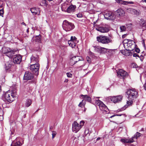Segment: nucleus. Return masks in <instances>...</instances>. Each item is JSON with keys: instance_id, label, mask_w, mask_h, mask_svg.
<instances>
[{"instance_id": "obj_14", "label": "nucleus", "mask_w": 146, "mask_h": 146, "mask_svg": "<svg viewBox=\"0 0 146 146\" xmlns=\"http://www.w3.org/2000/svg\"><path fill=\"white\" fill-rule=\"evenodd\" d=\"M114 14L115 16V17H117L120 18L124 16L125 12L123 9H119L114 12Z\"/></svg>"}, {"instance_id": "obj_42", "label": "nucleus", "mask_w": 146, "mask_h": 146, "mask_svg": "<svg viewBox=\"0 0 146 146\" xmlns=\"http://www.w3.org/2000/svg\"><path fill=\"white\" fill-rule=\"evenodd\" d=\"M86 60L89 63H90L91 62V59L88 56L86 57Z\"/></svg>"}, {"instance_id": "obj_32", "label": "nucleus", "mask_w": 146, "mask_h": 146, "mask_svg": "<svg viewBox=\"0 0 146 146\" xmlns=\"http://www.w3.org/2000/svg\"><path fill=\"white\" fill-rule=\"evenodd\" d=\"M129 100L127 101V104L125 106V108H127V106H130L132 104V103L133 102V100H129Z\"/></svg>"}, {"instance_id": "obj_22", "label": "nucleus", "mask_w": 146, "mask_h": 146, "mask_svg": "<svg viewBox=\"0 0 146 146\" xmlns=\"http://www.w3.org/2000/svg\"><path fill=\"white\" fill-rule=\"evenodd\" d=\"M16 141H17L16 142H14L11 145V146H20L23 143V141L21 142L20 141L21 139L19 138H17L16 139Z\"/></svg>"}, {"instance_id": "obj_38", "label": "nucleus", "mask_w": 146, "mask_h": 146, "mask_svg": "<svg viewBox=\"0 0 146 146\" xmlns=\"http://www.w3.org/2000/svg\"><path fill=\"white\" fill-rule=\"evenodd\" d=\"M120 28L121 31H124L126 30V27L124 26H120Z\"/></svg>"}, {"instance_id": "obj_50", "label": "nucleus", "mask_w": 146, "mask_h": 146, "mask_svg": "<svg viewBox=\"0 0 146 146\" xmlns=\"http://www.w3.org/2000/svg\"><path fill=\"white\" fill-rule=\"evenodd\" d=\"M144 88L145 89V90H146V84H145L144 85Z\"/></svg>"}, {"instance_id": "obj_31", "label": "nucleus", "mask_w": 146, "mask_h": 146, "mask_svg": "<svg viewBox=\"0 0 146 146\" xmlns=\"http://www.w3.org/2000/svg\"><path fill=\"white\" fill-rule=\"evenodd\" d=\"M32 103V101L31 99H27L26 102L25 106L27 107L29 106Z\"/></svg>"}, {"instance_id": "obj_21", "label": "nucleus", "mask_w": 146, "mask_h": 146, "mask_svg": "<svg viewBox=\"0 0 146 146\" xmlns=\"http://www.w3.org/2000/svg\"><path fill=\"white\" fill-rule=\"evenodd\" d=\"M76 6L75 5H72L69 6L67 9V12L68 13H72L75 11Z\"/></svg>"}, {"instance_id": "obj_52", "label": "nucleus", "mask_w": 146, "mask_h": 146, "mask_svg": "<svg viewBox=\"0 0 146 146\" xmlns=\"http://www.w3.org/2000/svg\"><path fill=\"white\" fill-rule=\"evenodd\" d=\"M21 24L23 25H26V24L24 22H23Z\"/></svg>"}, {"instance_id": "obj_27", "label": "nucleus", "mask_w": 146, "mask_h": 146, "mask_svg": "<svg viewBox=\"0 0 146 146\" xmlns=\"http://www.w3.org/2000/svg\"><path fill=\"white\" fill-rule=\"evenodd\" d=\"M68 7V4L67 3H64L62 4L61 6L62 10L63 11L66 12Z\"/></svg>"}, {"instance_id": "obj_24", "label": "nucleus", "mask_w": 146, "mask_h": 146, "mask_svg": "<svg viewBox=\"0 0 146 146\" xmlns=\"http://www.w3.org/2000/svg\"><path fill=\"white\" fill-rule=\"evenodd\" d=\"M16 52V51L12 50L10 51H8L6 52L5 54H6V55L7 56L10 58H11L12 57H13V56L15 54V52Z\"/></svg>"}, {"instance_id": "obj_51", "label": "nucleus", "mask_w": 146, "mask_h": 146, "mask_svg": "<svg viewBox=\"0 0 146 146\" xmlns=\"http://www.w3.org/2000/svg\"><path fill=\"white\" fill-rule=\"evenodd\" d=\"M125 36H126V35L125 34L122 35V37L123 38H124Z\"/></svg>"}, {"instance_id": "obj_35", "label": "nucleus", "mask_w": 146, "mask_h": 146, "mask_svg": "<svg viewBox=\"0 0 146 146\" xmlns=\"http://www.w3.org/2000/svg\"><path fill=\"white\" fill-rule=\"evenodd\" d=\"M70 40H71L72 41H74V42H75L76 43L78 42L76 40V38L75 36H71Z\"/></svg>"}, {"instance_id": "obj_60", "label": "nucleus", "mask_w": 146, "mask_h": 146, "mask_svg": "<svg viewBox=\"0 0 146 146\" xmlns=\"http://www.w3.org/2000/svg\"><path fill=\"white\" fill-rule=\"evenodd\" d=\"M135 64L133 63V64Z\"/></svg>"}, {"instance_id": "obj_18", "label": "nucleus", "mask_w": 146, "mask_h": 146, "mask_svg": "<svg viewBox=\"0 0 146 146\" xmlns=\"http://www.w3.org/2000/svg\"><path fill=\"white\" fill-rule=\"evenodd\" d=\"M127 10L128 12L136 16H138L140 14V12L139 11H137L132 8H128L127 9Z\"/></svg>"}, {"instance_id": "obj_8", "label": "nucleus", "mask_w": 146, "mask_h": 146, "mask_svg": "<svg viewBox=\"0 0 146 146\" xmlns=\"http://www.w3.org/2000/svg\"><path fill=\"white\" fill-rule=\"evenodd\" d=\"M63 27L66 31H69L74 28V25L71 23L65 20L63 23Z\"/></svg>"}, {"instance_id": "obj_1", "label": "nucleus", "mask_w": 146, "mask_h": 146, "mask_svg": "<svg viewBox=\"0 0 146 146\" xmlns=\"http://www.w3.org/2000/svg\"><path fill=\"white\" fill-rule=\"evenodd\" d=\"M79 61H80L79 62V64L80 66L77 67L76 69L78 70H80L82 69L84 70L87 69L88 67V65L86 64L85 61L83 60L81 57H72L70 60V64L72 66Z\"/></svg>"}, {"instance_id": "obj_28", "label": "nucleus", "mask_w": 146, "mask_h": 146, "mask_svg": "<svg viewBox=\"0 0 146 146\" xmlns=\"http://www.w3.org/2000/svg\"><path fill=\"white\" fill-rule=\"evenodd\" d=\"M81 96L82 97H83V100H84L86 101H87L88 102H91V99L90 96L87 95H82Z\"/></svg>"}, {"instance_id": "obj_40", "label": "nucleus", "mask_w": 146, "mask_h": 146, "mask_svg": "<svg viewBox=\"0 0 146 146\" xmlns=\"http://www.w3.org/2000/svg\"><path fill=\"white\" fill-rule=\"evenodd\" d=\"M52 138H54L57 134V133L54 131H53L52 132Z\"/></svg>"}, {"instance_id": "obj_5", "label": "nucleus", "mask_w": 146, "mask_h": 146, "mask_svg": "<svg viewBox=\"0 0 146 146\" xmlns=\"http://www.w3.org/2000/svg\"><path fill=\"white\" fill-rule=\"evenodd\" d=\"M95 105L99 107L100 110L104 113H108L109 112L108 109L102 102L99 100H95Z\"/></svg>"}, {"instance_id": "obj_16", "label": "nucleus", "mask_w": 146, "mask_h": 146, "mask_svg": "<svg viewBox=\"0 0 146 146\" xmlns=\"http://www.w3.org/2000/svg\"><path fill=\"white\" fill-rule=\"evenodd\" d=\"M123 96L122 95H119L111 97L110 98L111 100L114 103H116L121 101Z\"/></svg>"}, {"instance_id": "obj_48", "label": "nucleus", "mask_w": 146, "mask_h": 146, "mask_svg": "<svg viewBox=\"0 0 146 146\" xmlns=\"http://www.w3.org/2000/svg\"><path fill=\"white\" fill-rule=\"evenodd\" d=\"M46 0H42V2L44 4H46Z\"/></svg>"}, {"instance_id": "obj_4", "label": "nucleus", "mask_w": 146, "mask_h": 146, "mask_svg": "<svg viewBox=\"0 0 146 146\" xmlns=\"http://www.w3.org/2000/svg\"><path fill=\"white\" fill-rule=\"evenodd\" d=\"M96 39L99 42L103 44H107L112 42L111 37L106 36L100 35L96 37Z\"/></svg>"}, {"instance_id": "obj_36", "label": "nucleus", "mask_w": 146, "mask_h": 146, "mask_svg": "<svg viewBox=\"0 0 146 146\" xmlns=\"http://www.w3.org/2000/svg\"><path fill=\"white\" fill-rule=\"evenodd\" d=\"M121 115L123 116L124 117H125L126 116V115L125 114H114L113 115L111 116L110 117V118H112L115 116H121Z\"/></svg>"}, {"instance_id": "obj_20", "label": "nucleus", "mask_w": 146, "mask_h": 146, "mask_svg": "<svg viewBox=\"0 0 146 146\" xmlns=\"http://www.w3.org/2000/svg\"><path fill=\"white\" fill-rule=\"evenodd\" d=\"M30 11L33 15H40V10L38 8L34 7L31 8Z\"/></svg>"}, {"instance_id": "obj_13", "label": "nucleus", "mask_w": 146, "mask_h": 146, "mask_svg": "<svg viewBox=\"0 0 146 146\" xmlns=\"http://www.w3.org/2000/svg\"><path fill=\"white\" fill-rule=\"evenodd\" d=\"M94 49L96 52L100 54H104L107 51V49L100 46H94Z\"/></svg>"}, {"instance_id": "obj_37", "label": "nucleus", "mask_w": 146, "mask_h": 146, "mask_svg": "<svg viewBox=\"0 0 146 146\" xmlns=\"http://www.w3.org/2000/svg\"><path fill=\"white\" fill-rule=\"evenodd\" d=\"M83 101L84 100H83L82 102L80 103L78 105V106L79 107H82L84 106L85 104V102H83Z\"/></svg>"}, {"instance_id": "obj_17", "label": "nucleus", "mask_w": 146, "mask_h": 146, "mask_svg": "<svg viewBox=\"0 0 146 146\" xmlns=\"http://www.w3.org/2000/svg\"><path fill=\"white\" fill-rule=\"evenodd\" d=\"M22 57L19 55H16L13 56V62L14 63L17 64H19L21 61Z\"/></svg>"}, {"instance_id": "obj_57", "label": "nucleus", "mask_w": 146, "mask_h": 146, "mask_svg": "<svg viewBox=\"0 0 146 146\" xmlns=\"http://www.w3.org/2000/svg\"><path fill=\"white\" fill-rule=\"evenodd\" d=\"M99 98V97H95V98H94V99H95L96 98H97V99H98V98Z\"/></svg>"}, {"instance_id": "obj_3", "label": "nucleus", "mask_w": 146, "mask_h": 146, "mask_svg": "<svg viewBox=\"0 0 146 146\" xmlns=\"http://www.w3.org/2000/svg\"><path fill=\"white\" fill-rule=\"evenodd\" d=\"M16 94V91L14 90L8 91L5 93L4 97L8 102H11L14 100Z\"/></svg>"}, {"instance_id": "obj_29", "label": "nucleus", "mask_w": 146, "mask_h": 146, "mask_svg": "<svg viewBox=\"0 0 146 146\" xmlns=\"http://www.w3.org/2000/svg\"><path fill=\"white\" fill-rule=\"evenodd\" d=\"M68 43L69 46L73 48L75 47L76 43L74 42V41H72L71 40H68Z\"/></svg>"}, {"instance_id": "obj_23", "label": "nucleus", "mask_w": 146, "mask_h": 146, "mask_svg": "<svg viewBox=\"0 0 146 146\" xmlns=\"http://www.w3.org/2000/svg\"><path fill=\"white\" fill-rule=\"evenodd\" d=\"M116 1L117 3L123 5H128L129 4H133V2L132 1H126L121 0H116Z\"/></svg>"}, {"instance_id": "obj_54", "label": "nucleus", "mask_w": 146, "mask_h": 146, "mask_svg": "<svg viewBox=\"0 0 146 146\" xmlns=\"http://www.w3.org/2000/svg\"><path fill=\"white\" fill-rule=\"evenodd\" d=\"M29 29H27V33H28L29 32Z\"/></svg>"}, {"instance_id": "obj_46", "label": "nucleus", "mask_w": 146, "mask_h": 146, "mask_svg": "<svg viewBox=\"0 0 146 146\" xmlns=\"http://www.w3.org/2000/svg\"><path fill=\"white\" fill-rule=\"evenodd\" d=\"M133 56L135 57H139V56L138 55V54L137 53H134L133 54Z\"/></svg>"}, {"instance_id": "obj_59", "label": "nucleus", "mask_w": 146, "mask_h": 146, "mask_svg": "<svg viewBox=\"0 0 146 146\" xmlns=\"http://www.w3.org/2000/svg\"><path fill=\"white\" fill-rule=\"evenodd\" d=\"M136 65H136V66H135V67H136Z\"/></svg>"}, {"instance_id": "obj_25", "label": "nucleus", "mask_w": 146, "mask_h": 146, "mask_svg": "<svg viewBox=\"0 0 146 146\" xmlns=\"http://www.w3.org/2000/svg\"><path fill=\"white\" fill-rule=\"evenodd\" d=\"M31 62L32 63H35L38 62V58L37 56H32L31 58Z\"/></svg>"}, {"instance_id": "obj_53", "label": "nucleus", "mask_w": 146, "mask_h": 146, "mask_svg": "<svg viewBox=\"0 0 146 146\" xmlns=\"http://www.w3.org/2000/svg\"><path fill=\"white\" fill-rule=\"evenodd\" d=\"M100 139V137H98V138H97V139H96V140L97 141H98V140H99Z\"/></svg>"}, {"instance_id": "obj_56", "label": "nucleus", "mask_w": 146, "mask_h": 146, "mask_svg": "<svg viewBox=\"0 0 146 146\" xmlns=\"http://www.w3.org/2000/svg\"><path fill=\"white\" fill-rule=\"evenodd\" d=\"M142 0L143 2H146V0Z\"/></svg>"}, {"instance_id": "obj_43", "label": "nucleus", "mask_w": 146, "mask_h": 146, "mask_svg": "<svg viewBox=\"0 0 146 146\" xmlns=\"http://www.w3.org/2000/svg\"><path fill=\"white\" fill-rule=\"evenodd\" d=\"M4 14L3 9H0V15L3 17V15Z\"/></svg>"}, {"instance_id": "obj_41", "label": "nucleus", "mask_w": 146, "mask_h": 146, "mask_svg": "<svg viewBox=\"0 0 146 146\" xmlns=\"http://www.w3.org/2000/svg\"><path fill=\"white\" fill-rule=\"evenodd\" d=\"M60 48L62 50H63L64 51H66V46H61Z\"/></svg>"}, {"instance_id": "obj_6", "label": "nucleus", "mask_w": 146, "mask_h": 146, "mask_svg": "<svg viewBox=\"0 0 146 146\" xmlns=\"http://www.w3.org/2000/svg\"><path fill=\"white\" fill-rule=\"evenodd\" d=\"M85 122L83 120L81 121L80 124L76 121L74 122L72 124V130L73 132L76 133L80 130L84 125Z\"/></svg>"}, {"instance_id": "obj_15", "label": "nucleus", "mask_w": 146, "mask_h": 146, "mask_svg": "<svg viewBox=\"0 0 146 146\" xmlns=\"http://www.w3.org/2000/svg\"><path fill=\"white\" fill-rule=\"evenodd\" d=\"M117 73L119 77H121L123 79L128 76V73L122 69L119 70Z\"/></svg>"}, {"instance_id": "obj_12", "label": "nucleus", "mask_w": 146, "mask_h": 146, "mask_svg": "<svg viewBox=\"0 0 146 146\" xmlns=\"http://www.w3.org/2000/svg\"><path fill=\"white\" fill-rule=\"evenodd\" d=\"M104 17L106 19L108 20H114L115 18L114 13H113L112 12L109 11L105 12Z\"/></svg>"}, {"instance_id": "obj_34", "label": "nucleus", "mask_w": 146, "mask_h": 146, "mask_svg": "<svg viewBox=\"0 0 146 146\" xmlns=\"http://www.w3.org/2000/svg\"><path fill=\"white\" fill-rule=\"evenodd\" d=\"M5 65L6 66V68L7 69H9L11 66V64L9 62H7L5 64Z\"/></svg>"}, {"instance_id": "obj_49", "label": "nucleus", "mask_w": 146, "mask_h": 146, "mask_svg": "<svg viewBox=\"0 0 146 146\" xmlns=\"http://www.w3.org/2000/svg\"><path fill=\"white\" fill-rule=\"evenodd\" d=\"M68 81V80L67 79H65V80L64 81V82H66V83H67Z\"/></svg>"}, {"instance_id": "obj_7", "label": "nucleus", "mask_w": 146, "mask_h": 146, "mask_svg": "<svg viewBox=\"0 0 146 146\" xmlns=\"http://www.w3.org/2000/svg\"><path fill=\"white\" fill-rule=\"evenodd\" d=\"M126 93L128 95V98L129 100H133L136 99L138 96L137 90L134 88L128 90Z\"/></svg>"}, {"instance_id": "obj_30", "label": "nucleus", "mask_w": 146, "mask_h": 146, "mask_svg": "<svg viewBox=\"0 0 146 146\" xmlns=\"http://www.w3.org/2000/svg\"><path fill=\"white\" fill-rule=\"evenodd\" d=\"M140 24L143 27L145 28L146 27V22H145L143 19H141L140 20Z\"/></svg>"}, {"instance_id": "obj_33", "label": "nucleus", "mask_w": 146, "mask_h": 146, "mask_svg": "<svg viewBox=\"0 0 146 146\" xmlns=\"http://www.w3.org/2000/svg\"><path fill=\"white\" fill-rule=\"evenodd\" d=\"M72 140H73V143L76 144L78 142V139L76 137H73L72 138Z\"/></svg>"}, {"instance_id": "obj_10", "label": "nucleus", "mask_w": 146, "mask_h": 146, "mask_svg": "<svg viewBox=\"0 0 146 146\" xmlns=\"http://www.w3.org/2000/svg\"><path fill=\"white\" fill-rule=\"evenodd\" d=\"M96 29L101 33H104L108 32L110 30L109 27L106 25H100L96 28Z\"/></svg>"}, {"instance_id": "obj_26", "label": "nucleus", "mask_w": 146, "mask_h": 146, "mask_svg": "<svg viewBox=\"0 0 146 146\" xmlns=\"http://www.w3.org/2000/svg\"><path fill=\"white\" fill-rule=\"evenodd\" d=\"M33 39L37 43H40L41 42V36L40 35L33 37Z\"/></svg>"}, {"instance_id": "obj_39", "label": "nucleus", "mask_w": 146, "mask_h": 146, "mask_svg": "<svg viewBox=\"0 0 146 146\" xmlns=\"http://www.w3.org/2000/svg\"><path fill=\"white\" fill-rule=\"evenodd\" d=\"M89 132H90V130L88 128H86L85 129V134L86 135H88V134H89Z\"/></svg>"}, {"instance_id": "obj_9", "label": "nucleus", "mask_w": 146, "mask_h": 146, "mask_svg": "<svg viewBox=\"0 0 146 146\" xmlns=\"http://www.w3.org/2000/svg\"><path fill=\"white\" fill-rule=\"evenodd\" d=\"M141 134L140 133L137 132L132 138L121 139V141L124 143H132L135 141L134 139H137L140 136Z\"/></svg>"}, {"instance_id": "obj_47", "label": "nucleus", "mask_w": 146, "mask_h": 146, "mask_svg": "<svg viewBox=\"0 0 146 146\" xmlns=\"http://www.w3.org/2000/svg\"><path fill=\"white\" fill-rule=\"evenodd\" d=\"M135 51L139 53L140 51L139 49L138 48H137L135 49Z\"/></svg>"}, {"instance_id": "obj_44", "label": "nucleus", "mask_w": 146, "mask_h": 146, "mask_svg": "<svg viewBox=\"0 0 146 146\" xmlns=\"http://www.w3.org/2000/svg\"><path fill=\"white\" fill-rule=\"evenodd\" d=\"M66 75L68 77H72V74L70 73H66Z\"/></svg>"}, {"instance_id": "obj_45", "label": "nucleus", "mask_w": 146, "mask_h": 146, "mask_svg": "<svg viewBox=\"0 0 146 146\" xmlns=\"http://www.w3.org/2000/svg\"><path fill=\"white\" fill-rule=\"evenodd\" d=\"M77 17L79 18H81L82 17V14L78 13L77 14Z\"/></svg>"}, {"instance_id": "obj_2", "label": "nucleus", "mask_w": 146, "mask_h": 146, "mask_svg": "<svg viewBox=\"0 0 146 146\" xmlns=\"http://www.w3.org/2000/svg\"><path fill=\"white\" fill-rule=\"evenodd\" d=\"M123 43L125 48L128 50L132 51L135 48V44L132 40H124Z\"/></svg>"}, {"instance_id": "obj_19", "label": "nucleus", "mask_w": 146, "mask_h": 146, "mask_svg": "<svg viewBox=\"0 0 146 146\" xmlns=\"http://www.w3.org/2000/svg\"><path fill=\"white\" fill-rule=\"evenodd\" d=\"M33 74L29 72H25L24 76V79L25 80H29L33 78Z\"/></svg>"}, {"instance_id": "obj_55", "label": "nucleus", "mask_w": 146, "mask_h": 146, "mask_svg": "<svg viewBox=\"0 0 146 146\" xmlns=\"http://www.w3.org/2000/svg\"><path fill=\"white\" fill-rule=\"evenodd\" d=\"M62 1V0H58V2L59 3H61Z\"/></svg>"}, {"instance_id": "obj_58", "label": "nucleus", "mask_w": 146, "mask_h": 146, "mask_svg": "<svg viewBox=\"0 0 146 146\" xmlns=\"http://www.w3.org/2000/svg\"><path fill=\"white\" fill-rule=\"evenodd\" d=\"M48 1H52L53 0H48Z\"/></svg>"}, {"instance_id": "obj_11", "label": "nucleus", "mask_w": 146, "mask_h": 146, "mask_svg": "<svg viewBox=\"0 0 146 146\" xmlns=\"http://www.w3.org/2000/svg\"><path fill=\"white\" fill-rule=\"evenodd\" d=\"M30 68L31 70L36 75H38L39 64L38 62L31 65Z\"/></svg>"}]
</instances>
